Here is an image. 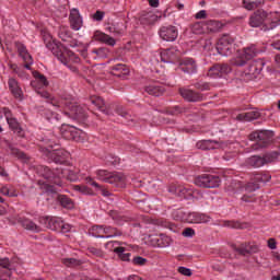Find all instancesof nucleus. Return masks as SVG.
Wrapping results in <instances>:
<instances>
[{
    "mask_svg": "<svg viewBox=\"0 0 280 280\" xmlns=\"http://www.w3.org/2000/svg\"><path fill=\"white\" fill-rule=\"evenodd\" d=\"M37 174L44 178L38 180L39 185L50 194H56L58 187H62V178H67L72 183L78 180V170L56 168L51 171L48 166H38Z\"/></svg>",
    "mask_w": 280,
    "mask_h": 280,
    "instance_id": "f257e3e1",
    "label": "nucleus"
},
{
    "mask_svg": "<svg viewBox=\"0 0 280 280\" xmlns=\"http://www.w3.org/2000/svg\"><path fill=\"white\" fill-rule=\"evenodd\" d=\"M280 24V13L279 12H266L264 10H257L249 18L250 27H259L262 25L264 32H269V30H275L279 27Z\"/></svg>",
    "mask_w": 280,
    "mask_h": 280,
    "instance_id": "f03ea898",
    "label": "nucleus"
},
{
    "mask_svg": "<svg viewBox=\"0 0 280 280\" xmlns=\"http://www.w3.org/2000/svg\"><path fill=\"white\" fill-rule=\"evenodd\" d=\"M257 189H259V184L248 183L244 185L237 179L232 180L226 186V191L230 194V196H235V194H244L241 198L242 202H255V200H257V196L254 191H257Z\"/></svg>",
    "mask_w": 280,
    "mask_h": 280,
    "instance_id": "7ed1b4c3",
    "label": "nucleus"
},
{
    "mask_svg": "<svg viewBox=\"0 0 280 280\" xmlns=\"http://www.w3.org/2000/svg\"><path fill=\"white\" fill-rule=\"evenodd\" d=\"M54 145H58V140L56 138H44L39 144V150L48 156L54 163H59L62 165L67 163L70 154L65 149H54Z\"/></svg>",
    "mask_w": 280,
    "mask_h": 280,
    "instance_id": "20e7f679",
    "label": "nucleus"
},
{
    "mask_svg": "<svg viewBox=\"0 0 280 280\" xmlns=\"http://www.w3.org/2000/svg\"><path fill=\"white\" fill-rule=\"evenodd\" d=\"M42 97L45 100H48L52 106H57L58 108H62V106H66V108L70 112H65V115H71L74 117V119H81L84 120L86 118V108L78 105L77 103L67 102V101H57L56 98H51V95L49 92H38Z\"/></svg>",
    "mask_w": 280,
    "mask_h": 280,
    "instance_id": "39448f33",
    "label": "nucleus"
},
{
    "mask_svg": "<svg viewBox=\"0 0 280 280\" xmlns=\"http://www.w3.org/2000/svg\"><path fill=\"white\" fill-rule=\"evenodd\" d=\"M46 47L48 49H51L52 54L58 58V60L62 65L68 67V69H70V71H72L73 73H75V71H78V68L75 67V65H78V62H80V57H78V55H75L73 51L68 50V49H60V47H58V45H56L51 42L46 43Z\"/></svg>",
    "mask_w": 280,
    "mask_h": 280,
    "instance_id": "423d86ee",
    "label": "nucleus"
},
{
    "mask_svg": "<svg viewBox=\"0 0 280 280\" xmlns=\"http://www.w3.org/2000/svg\"><path fill=\"white\" fill-rule=\"evenodd\" d=\"M96 178L98 180H103V183H108L109 185H114L115 187L124 188L128 183L126 175L119 172H108L106 170H98L96 171Z\"/></svg>",
    "mask_w": 280,
    "mask_h": 280,
    "instance_id": "0eeeda50",
    "label": "nucleus"
},
{
    "mask_svg": "<svg viewBox=\"0 0 280 280\" xmlns=\"http://www.w3.org/2000/svg\"><path fill=\"white\" fill-rule=\"evenodd\" d=\"M272 137L275 132L270 130H257L249 135V141H255L252 144L253 150H261V148H268L272 143Z\"/></svg>",
    "mask_w": 280,
    "mask_h": 280,
    "instance_id": "6e6552de",
    "label": "nucleus"
},
{
    "mask_svg": "<svg viewBox=\"0 0 280 280\" xmlns=\"http://www.w3.org/2000/svg\"><path fill=\"white\" fill-rule=\"evenodd\" d=\"M89 233L93 237H105L107 240L110 237H120V235H122L119 229L112 225H93L90 228Z\"/></svg>",
    "mask_w": 280,
    "mask_h": 280,
    "instance_id": "1a4fd4ad",
    "label": "nucleus"
},
{
    "mask_svg": "<svg viewBox=\"0 0 280 280\" xmlns=\"http://www.w3.org/2000/svg\"><path fill=\"white\" fill-rule=\"evenodd\" d=\"M60 133L63 139L75 141L77 143H83L88 139L86 132L69 125H62L60 127Z\"/></svg>",
    "mask_w": 280,
    "mask_h": 280,
    "instance_id": "9d476101",
    "label": "nucleus"
},
{
    "mask_svg": "<svg viewBox=\"0 0 280 280\" xmlns=\"http://www.w3.org/2000/svg\"><path fill=\"white\" fill-rule=\"evenodd\" d=\"M257 56V48L255 46H249L244 48L238 56L231 60V65L234 67H244L248 60H253Z\"/></svg>",
    "mask_w": 280,
    "mask_h": 280,
    "instance_id": "9b49d317",
    "label": "nucleus"
},
{
    "mask_svg": "<svg viewBox=\"0 0 280 280\" xmlns=\"http://www.w3.org/2000/svg\"><path fill=\"white\" fill-rule=\"evenodd\" d=\"M235 39L231 35H223L219 38L215 49L220 56H231L233 54V43Z\"/></svg>",
    "mask_w": 280,
    "mask_h": 280,
    "instance_id": "f8f14e48",
    "label": "nucleus"
},
{
    "mask_svg": "<svg viewBox=\"0 0 280 280\" xmlns=\"http://www.w3.org/2000/svg\"><path fill=\"white\" fill-rule=\"evenodd\" d=\"M220 176L218 175H209V174H203L198 176L195 179V185H197L198 187H203V188H215V187H220Z\"/></svg>",
    "mask_w": 280,
    "mask_h": 280,
    "instance_id": "ddd939ff",
    "label": "nucleus"
},
{
    "mask_svg": "<svg viewBox=\"0 0 280 280\" xmlns=\"http://www.w3.org/2000/svg\"><path fill=\"white\" fill-rule=\"evenodd\" d=\"M160 58L162 62H171L176 65V62H180V50H178L176 47L163 49L160 52Z\"/></svg>",
    "mask_w": 280,
    "mask_h": 280,
    "instance_id": "4468645a",
    "label": "nucleus"
},
{
    "mask_svg": "<svg viewBox=\"0 0 280 280\" xmlns=\"http://www.w3.org/2000/svg\"><path fill=\"white\" fill-rule=\"evenodd\" d=\"M148 242L155 248H167L172 244V237L165 234H151L148 236Z\"/></svg>",
    "mask_w": 280,
    "mask_h": 280,
    "instance_id": "2eb2a0df",
    "label": "nucleus"
},
{
    "mask_svg": "<svg viewBox=\"0 0 280 280\" xmlns=\"http://www.w3.org/2000/svg\"><path fill=\"white\" fill-rule=\"evenodd\" d=\"M233 69L229 63H215L208 70L209 78H224V75H229Z\"/></svg>",
    "mask_w": 280,
    "mask_h": 280,
    "instance_id": "dca6fc26",
    "label": "nucleus"
},
{
    "mask_svg": "<svg viewBox=\"0 0 280 280\" xmlns=\"http://www.w3.org/2000/svg\"><path fill=\"white\" fill-rule=\"evenodd\" d=\"M15 47L18 49L20 58H22L24 62V69H27L30 71L32 69V66L34 65V59L32 58V55H30V51H27V47H25L21 42H16Z\"/></svg>",
    "mask_w": 280,
    "mask_h": 280,
    "instance_id": "f3484780",
    "label": "nucleus"
},
{
    "mask_svg": "<svg viewBox=\"0 0 280 280\" xmlns=\"http://www.w3.org/2000/svg\"><path fill=\"white\" fill-rule=\"evenodd\" d=\"M184 220L188 222V224H207V222H210L211 218L200 212H186Z\"/></svg>",
    "mask_w": 280,
    "mask_h": 280,
    "instance_id": "a211bd4d",
    "label": "nucleus"
},
{
    "mask_svg": "<svg viewBox=\"0 0 280 280\" xmlns=\"http://www.w3.org/2000/svg\"><path fill=\"white\" fill-rule=\"evenodd\" d=\"M160 38L166 40L167 43H174L178 38V28L173 25L162 26L159 31Z\"/></svg>",
    "mask_w": 280,
    "mask_h": 280,
    "instance_id": "6ab92c4d",
    "label": "nucleus"
},
{
    "mask_svg": "<svg viewBox=\"0 0 280 280\" xmlns=\"http://www.w3.org/2000/svg\"><path fill=\"white\" fill-rule=\"evenodd\" d=\"M168 191L179 198H191V196H194V189L189 188V186L172 185Z\"/></svg>",
    "mask_w": 280,
    "mask_h": 280,
    "instance_id": "aec40b11",
    "label": "nucleus"
},
{
    "mask_svg": "<svg viewBox=\"0 0 280 280\" xmlns=\"http://www.w3.org/2000/svg\"><path fill=\"white\" fill-rule=\"evenodd\" d=\"M178 65L180 71H183L184 73H198V65H196V61L191 58L179 59Z\"/></svg>",
    "mask_w": 280,
    "mask_h": 280,
    "instance_id": "412c9836",
    "label": "nucleus"
},
{
    "mask_svg": "<svg viewBox=\"0 0 280 280\" xmlns=\"http://www.w3.org/2000/svg\"><path fill=\"white\" fill-rule=\"evenodd\" d=\"M40 223L45 224L46 229H50V231L59 232L62 228V219L57 217H44L40 219Z\"/></svg>",
    "mask_w": 280,
    "mask_h": 280,
    "instance_id": "4be33fe9",
    "label": "nucleus"
},
{
    "mask_svg": "<svg viewBox=\"0 0 280 280\" xmlns=\"http://www.w3.org/2000/svg\"><path fill=\"white\" fill-rule=\"evenodd\" d=\"M69 21L70 27H72L75 32L82 30V15H80V11L78 9H72L70 11Z\"/></svg>",
    "mask_w": 280,
    "mask_h": 280,
    "instance_id": "5701e85b",
    "label": "nucleus"
},
{
    "mask_svg": "<svg viewBox=\"0 0 280 280\" xmlns=\"http://www.w3.org/2000/svg\"><path fill=\"white\" fill-rule=\"evenodd\" d=\"M2 113L11 130L14 132H21V125H19V120L12 116V112L8 107H3Z\"/></svg>",
    "mask_w": 280,
    "mask_h": 280,
    "instance_id": "b1692460",
    "label": "nucleus"
},
{
    "mask_svg": "<svg viewBox=\"0 0 280 280\" xmlns=\"http://www.w3.org/2000/svg\"><path fill=\"white\" fill-rule=\"evenodd\" d=\"M33 77L35 79L31 82V86H33V89H45L49 86V81H47V77L43 73L34 71Z\"/></svg>",
    "mask_w": 280,
    "mask_h": 280,
    "instance_id": "393cba45",
    "label": "nucleus"
},
{
    "mask_svg": "<svg viewBox=\"0 0 280 280\" xmlns=\"http://www.w3.org/2000/svg\"><path fill=\"white\" fill-rule=\"evenodd\" d=\"M179 94L182 97H184V100H187V102H202V94L190 89L180 88Z\"/></svg>",
    "mask_w": 280,
    "mask_h": 280,
    "instance_id": "a878e982",
    "label": "nucleus"
},
{
    "mask_svg": "<svg viewBox=\"0 0 280 280\" xmlns=\"http://www.w3.org/2000/svg\"><path fill=\"white\" fill-rule=\"evenodd\" d=\"M148 95H153L154 97H161L165 93V86L159 82L150 83L144 88Z\"/></svg>",
    "mask_w": 280,
    "mask_h": 280,
    "instance_id": "bb28decb",
    "label": "nucleus"
},
{
    "mask_svg": "<svg viewBox=\"0 0 280 280\" xmlns=\"http://www.w3.org/2000/svg\"><path fill=\"white\" fill-rule=\"evenodd\" d=\"M107 248H114V253H116L118 255V257H120V259L122 261H130V254H125L126 253V248L119 246V242L117 241H113V242H108L106 244Z\"/></svg>",
    "mask_w": 280,
    "mask_h": 280,
    "instance_id": "cd10ccee",
    "label": "nucleus"
},
{
    "mask_svg": "<svg viewBox=\"0 0 280 280\" xmlns=\"http://www.w3.org/2000/svg\"><path fill=\"white\" fill-rule=\"evenodd\" d=\"M234 250H236V253L240 255H250L252 253H257L259 247H257L255 244L250 245L248 243H242L240 245H235Z\"/></svg>",
    "mask_w": 280,
    "mask_h": 280,
    "instance_id": "c85d7f7f",
    "label": "nucleus"
},
{
    "mask_svg": "<svg viewBox=\"0 0 280 280\" xmlns=\"http://www.w3.org/2000/svg\"><path fill=\"white\" fill-rule=\"evenodd\" d=\"M8 84L12 95L16 100H23V90H21V86L19 85V81H16V79L14 78H10L8 81Z\"/></svg>",
    "mask_w": 280,
    "mask_h": 280,
    "instance_id": "c756f323",
    "label": "nucleus"
},
{
    "mask_svg": "<svg viewBox=\"0 0 280 280\" xmlns=\"http://www.w3.org/2000/svg\"><path fill=\"white\" fill-rule=\"evenodd\" d=\"M197 148L199 150H218V148H222V143L213 140H201L197 142Z\"/></svg>",
    "mask_w": 280,
    "mask_h": 280,
    "instance_id": "7c9ffc66",
    "label": "nucleus"
},
{
    "mask_svg": "<svg viewBox=\"0 0 280 280\" xmlns=\"http://www.w3.org/2000/svg\"><path fill=\"white\" fill-rule=\"evenodd\" d=\"M18 222L20 224H22V226L24 229H26L27 231H32L33 233H39V231H40V226H38L36 223H34L30 219H25L23 217H19L18 218Z\"/></svg>",
    "mask_w": 280,
    "mask_h": 280,
    "instance_id": "2f4dec72",
    "label": "nucleus"
},
{
    "mask_svg": "<svg viewBox=\"0 0 280 280\" xmlns=\"http://www.w3.org/2000/svg\"><path fill=\"white\" fill-rule=\"evenodd\" d=\"M94 38H95V40H98L100 43H105V45H109L110 47H115V44H116L115 38L110 37L106 33L96 31L94 33Z\"/></svg>",
    "mask_w": 280,
    "mask_h": 280,
    "instance_id": "473e14b6",
    "label": "nucleus"
},
{
    "mask_svg": "<svg viewBox=\"0 0 280 280\" xmlns=\"http://www.w3.org/2000/svg\"><path fill=\"white\" fill-rule=\"evenodd\" d=\"M130 73V69L127 68L126 65L118 63L112 67V74L116 75V78H126Z\"/></svg>",
    "mask_w": 280,
    "mask_h": 280,
    "instance_id": "72a5a7b5",
    "label": "nucleus"
},
{
    "mask_svg": "<svg viewBox=\"0 0 280 280\" xmlns=\"http://www.w3.org/2000/svg\"><path fill=\"white\" fill-rule=\"evenodd\" d=\"M261 117V114L258 110H252L238 114L236 116L237 121H253V119H259Z\"/></svg>",
    "mask_w": 280,
    "mask_h": 280,
    "instance_id": "f704fd0d",
    "label": "nucleus"
},
{
    "mask_svg": "<svg viewBox=\"0 0 280 280\" xmlns=\"http://www.w3.org/2000/svg\"><path fill=\"white\" fill-rule=\"evenodd\" d=\"M159 21V15L154 14V12H143L140 16V22L142 25H152V23H156Z\"/></svg>",
    "mask_w": 280,
    "mask_h": 280,
    "instance_id": "c9c22d12",
    "label": "nucleus"
},
{
    "mask_svg": "<svg viewBox=\"0 0 280 280\" xmlns=\"http://www.w3.org/2000/svg\"><path fill=\"white\" fill-rule=\"evenodd\" d=\"M248 167H264L266 160L259 155H253L245 161Z\"/></svg>",
    "mask_w": 280,
    "mask_h": 280,
    "instance_id": "e433bc0d",
    "label": "nucleus"
},
{
    "mask_svg": "<svg viewBox=\"0 0 280 280\" xmlns=\"http://www.w3.org/2000/svg\"><path fill=\"white\" fill-rule=\"evenodd\" d=\"M90 102H91V104L96 106V108H98V110H101L102 113H105V115H108V110L106 109L104 98L94 95V96L90 97Z\"/></svg>",
    "mask_w": 280,
    "mask_h": 280,
    "instance_id": "4c0bfd02",
    "label": "nucleus"
},
{
    "mask_svg": "<svg viewBox=\"0 0 280 280\" xmlns=\"http://www.w3.org/2000/svg\"><path fill=\"white\" fill-rule=\"evenodd\" d=\"M72 189L82 196H95V190L86 185H73Z\"/></svg>",
    "mask_w": 280,
    "mask_h": 280,
    "instance_id": "58836bf2",
    "label": "nucleus"
},
{
    "mask_svg": "<svg viewBox=\"0 0 280 280\" xmlns=\"http://www.w3.org/2000/svg\"><path fill=\"white\" fill-rule=\"evenodd\" d=\"M0 194L2 196H8V198H16L19 196V190L14 186H2L0 187Z\"/></svg>",
    "mask_w": 280,
    "mask_h": 280,
    "instance_id": "ea45409f",
    "label": "nucleus"
},
{
    "mask_svg": "<svg viewBox=\"0 0 280 280\" xmlns=\"http://www.w3.org/2000/svg\"><path fill=\"white\" fill-rule=\"evenodd\" d=\"M85 180H86L88 185H91L92 187H95V189L101 191L102 196H104L105 198H108V196H110V191H108L106 188L100 186V184H97V182H95L93 178L86 177Z\"/></svg>",
    "mask_w": 280,
    "mask_h": 280,
    "instance_id": "a19ab883",
    "label": "nucleus"
},
{
    "mask_svg": "<svg viewBox=\"0 0 280 280\" xmlns=\"http://www.w3.org/2000/svg\"><path fill=\"white\" fill-rule=\"evenodd\" d=\"M57 200L63 209H73V200L69 198L67 195H58Z\"/></svg>",
    "mask_w": 280,
    "mask_h": 280,
    "instance_id": "79ce46f5",
    "label": "nucleus"
},
{
    "mask_svg": "<svg viewBox=\"0 0 280 280\" xmlns=\"http://www.w3.org/2000/svg\"><path fill=\"white\" fill-rule=\"evenodd\" d=\"M91 56L94 60H97V58H107L108 57V49L105 47L101 48H93L91 51Z\"/></svg>",
    "mask_w": 280,
    "mask_h": 280,
    "instance_id": "37998d69",
    "label": "nucleus"
},
{
    "mask_svg": "<svg viewBox=\"0 0 280 280\" xmlns=\"http://www.w3.org/2000/svg\"><path fill=\"white\" fill-rule=\"evenodd\" d=\"M264 4V0H243V8L245 10H255Z\"/></svg>",
    "mask_w": 280,
    "mask_h": 280,
    "instance_id": "c03bdc74",
    "label": "nucleus"
},
{
    "mask_svg": "<svg viewBox=\"0 0 280 280\" xmlns=\"http://www.w3.org/2000/svg\"><path fill=\"white\" fill-rule=\"evenodd\" d=\"M109 217L112 218V220H114V222H116V224H124V222L128 221V218L121 215V213L115 210L109 212Z\"/></svg>",
    "mask_w": 280,
    "mask_h": 280,
    "instance_id": "a18cd8bd",
    "label": "nucleus"
},
{
    "mask_svg": "<svg viewBox=\"0 0 280 280\" xmlns=\"http://www.w3.org/2000/svg\"><path fill=\"white\" fill-rule=\"evenodd\" d=\"M58 36L63 43H67L69 42V38H71V31H69V27L60 26Z\"/></svg>",
    "mask_w": 280,
    "mask_h": 280,
    "instance_id": "49530a36",
    "label": "nucleus"
},
{
    "mask_svg": "<svg viewBox=\"0 0 280 280\" xmlns=\"http://www.w3.org/2000/svg\"><path fill=\"white\" fill-rule=\"evenodd\" d=\"M62 265L67 266V268H75L78 266H82V260H78L75 258H63Z\"/></svg>",
    "mask_w": 280,
    "mask_h": 280,
    "instance_id": "de8ad7c7",
    "label": "nucleus"
},
{
    "mask_svg": "<svg viewBox=\"0 0 280 280\" xmlns=\"http://www.w3.org/2000/svg\"><path fill=\"white\" fill-rule=\"evenodd\" d=\"M0 268H3L4 270H8V277L10 278V276L12 275V269L14 268V266H12L10 264V259L8 258H0Z\"/></svg>",
    "mask_w": 280,
    "mask_h": 280,
    "instance_id": "09e8293b",
    "label": "nucleus"
},
{
    "mask_svg": "<svg viewBox=\"0 0 280 280\" xmlns=\"http://www.w3.org/2000/svg\"><path fill=\"white\" fill-rule=\"evenodd\" d=\"M11 69L13 72L16 73V75H19V78H22V80H27V78H30V74H27V72H25V70H23V68L16 66V65H11Z\"/></svg>",
    "mask_w": 280,
    "mask_h": 280,
    "instance_id": "8fccbe9b",
    "label": "nucleus"
},
{
    "mask_svg": "<svg viewBox=\"0 0 280 280\" xmlns=\"http://www.w3.org/2000/svg\"><path fill=\"white\" fill-rule=\"evenodd\" d=\"M262 67H264V61H258L257 66H255V63H253L249 67V71L247 72V75H257V73H259V71H261Z\"/></svg>",
    "mask_w": 280,
    "mask_h": 280,
    "instance_id": "3c124183",
    "label": "nucleus"
},
{
    "mask_svg": "<svg viewBox=\"0 0 280 280\" xmlns=\"http://www.w3.org/2000/svg\"><path fill=\"white\" fill-rule=\"evenodd\" d=\"M207 27L210 32H218L219 30L222 28V23L215 20H210L207 23Z\"/></svg>",
    "mask_w": 280,
    "mask_h": 280,
    "instance_id": "603ef678",
    "label": "nucleus"
},
{
    "mask_svg": "<svg viewBox=\"0 0 280 280\" xmlns=\"http://www.w3.org/2000/svg\"><path fill=\"white\" fill-rule=\"evenodd\" d=\"M262 159L265 160V164L272 163V162L277 161V159H279V152L272 151V152L266 153L262 156Z\"/></svg>",
    "mask_w": 280,
    "mask_h": 280,
    "instance_id": "864d4df0",
    "label": "nucleus"
},
{
    "mask_svg": "<svg viewBox=\"0 0 280 280\" xmlns=\"http://www.w3.org/2000/svg\"><path fill=\"white\" fill-rule=\"evenodd\" d=\"M221 226H226L228 229H244V224L237 221H222Z\"/></svg>",
    "mask_w": 280,
    "mask_h": 280,
    "instance_id": "5fc2aeb1",
    "label": "nucleus"
},
{
    "mask_svg": "<svg viewBox=\"0 0 280 280\" xmlns=\"http://www.w3.org/2000/svg\"><path fill=\"white\" fill-rule=\"evenodd\" d=\"M44 117L50 121L52 124V121H60V117L58 114L47 109L45 113H44Z\"/></svg>",
    "mask_w": 280,
    "mask_h": 280,
    "instance_id": "6e6d98bb",
    "label": "nucleus"
},
{
    "mask_svg": "<svg viewBox=\"0 0 280 280\" xmlns=\"http://www.w3.org/2000/svg\"><path fill=\"white\" fill-rule=\"evenodd\" d=\"M271 176L269 174H256L254 176V183L257 185V183H268L270 180Z\"/></svg>",
    "mask_w": 280,
    "mask_h": 280,
    "instance_id": "4d7b16f0",
    "label": "nucleus"
},
{
    "mask_svg": "<svg viewBox=\"0 0 280 280\" xmlns=\"http://www.w3.org/2000/svg\"><path fill=\"white\" fill-rule=\"evenodd\" d=\"M116 113L117 115H119L120 117H124L125 119H131L132 116H130V113H128V110H126V108L121 105L116 107Z\"/></svg>",
    "mask_w": 280,
    "mask_h": 280,
    "instance_id": "13d9d810",
    "label": "nucleus"
},
{
    "mask_svg": "<svg viewBox=\"0 0 280 280\" xmlns=\"http://www.w3.org/2000/svg\"><path fill=\"white\" fill-rule=\"evenodd\" d=\"M195 89H197L198 91H209V89H211V85L205 81H199L195 83Z\"/></svg>",
    "mask_w": 280,
    "mask_h": 280,
    "instance_id": "bf43d9fd",
    "label": "nucleus"
},
{
    "mask_svg": "<svg viewBox=\"0 0 280 280\" xmlns=\"http://www.w3.org/2000/svg\"><path fill=\"white\" fill-rule=\"evenodd\" d=\"M88 255H92L94 257H104V252H102V249H98L95 247H89Z\"/></svg>",
    "mask_w": 280,
    "mask_h": 280,
    "instance_id": "052dcab7",
    "label": "nucleus"
},
{
    "mask_svg": "<svg viewBox=\"0 0 280 280\" xmlns=\"http://www.w3.org/2000/svg\"><path fill=\"white\" fill-rule=\"evenodd\" d=\"M12 154H14L15 156H18V159H22V161H27V155L22 152L19 149H11Z\"/></svg>",
    "mask_w": 280,
    "mask_h": 280,
    "instance_id": "680f3d73",
    "label": "nucleus"
},
{
    "mask_svg": "<svg viewBox=\"0 0 280 280\" xmlns=\"http://www.w3.org/2000/svg\"><path fill=\"white\" fill-rule=\"evenodd\" d=\"M132 261H133L135 266H145L148 260L141 256H138V257H135L132 259Z\"/></svg>",
    "mask_w": 280,
    "mask_h": 280,
    "instance_id": "e2e57ef3",
    "label": "nucleus"
},
{
    "mask_svg": "<svg viewBox=\"0 0 280 280\" xmlns=\"http://www.w3.org/2000/svg\"><path fill=\"white\" fill-rule=\"evenodd\" d=\"M182 234L184 237H194L196 235V231L191 228H186Z\"/></svg>",
    "mask_w": 280,
    "mask_h": 280,
    "instance_id": "0e129e2a",
    "label": "nucleus"
},
{
    "mask_svg": "<svg viewBox=\"0 0 280 280\" xmlns=\"http://www.w3.org/2000/svg\"><path fill=\"white\" fill-rule=\"evenodd\" d=\"M179 275H183L184 277H191V269L186 267H179L178 269Z\"/></svg>",
    "mask_w": 280,
    "mask_h": 280,
    "instance_id": "69168bd1",
    "label": "nucleus"
},
{
    "mask_svg": "<svg viewBox=\"0 0 280 280\" xmlns=\"http://www.w3.org/2000/svg\"><path fill=\"white\" fill-rule=\"evenodd\" d=\"M180 113H183L180 106H174L168 109V115H180Z\"/></svg>",
    "mask_w": 280,
    "mask_h": 280,
    "instance_id": "338daca9",
    "label": "nucleus"
},
{
    "mask_svg": "<svg viewBox=\"0 0 280 280\" xmlns=\"http://www.w3.org/2000/svg\"><path fill=\"white\" fill-rule=\"evenodd\" d=\"M69 231H71V224L62 222L61 229L59 230L58 233H69Z\"/></svg>",
    "mask_w": 280,
    "mask_h": 280,
    "instance_id": "774afa93",
    "label": "nucleus"
}]
</instances>
